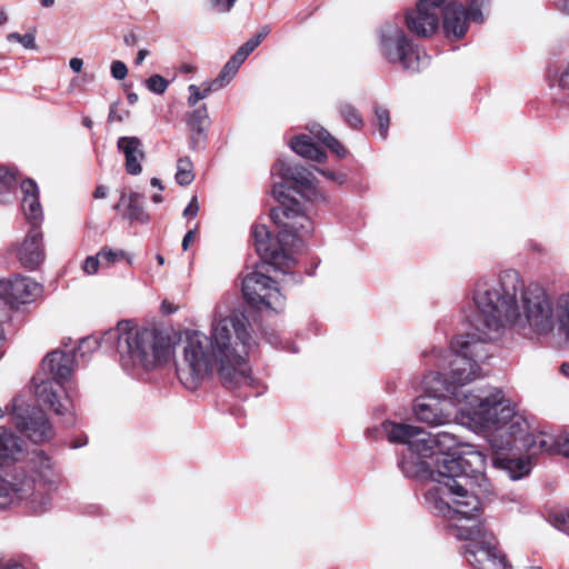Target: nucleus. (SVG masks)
Listing matches in <instances>:
<instances>
[{"label": "nucleus", "instance_id": "35", "mask_svg": "<svg viewBox=\"0 0 569 569\" xmlns=\"http://www.w3.org/2000/svg\"><path fill=\"white\" fill-rule=\"evenodd\" d=\"M169 86V82L159 74H153L146 81V87L153 93L161 94L163 93Z\"/></svg>", "mask_w": 569, "mask_h": 569}, {"label": "nucleus", "instance_id": "24", "mask_svg": "<svg viewBox=\"0 0 569 569\" xmlns=\"http://www.w3.org/2000/svg\"><path fill=\"white\" fill-rule=\"evenodd\" d=\"M290 147L297 154L319 163L323 162L327 158L323 150L317 147L310 137L305 134L293 138L290 141Z\"/></svg>", "mask_w": 569, "mask_h": 569}, {"label": "nucleus", "instance_id": "23", "mask_svg": "<svg viewBox=\"0 0 569 569\" xmlns=\"http://www.w3.org/2000/svg\"><path fill=\"white\" fill-rule=\"evenodd\" d=\"M124 207L123 218L128 219L131 223H147L149 221V214L143 208V196L139 192H122L120 196L119 203L114 207L119 209Z\"/></svg>", "mask_w": 569, "mask_h": 569}, {"label": "nucleus", "instance_id": "41", "mask_svg": "<svg viewBox=\"0 0 569 569\" xmlns=\"http://www.w3.org/2000/svg\"><path fill=\"white\" fill-rule=\"evenodd\" d=\"M110 71L112 77L117 80H123L128 74L127 66L119 60L112 61Z\"/></svg>", "mask_w": 569, "mask_h": 569}, {"label": "nucleus", "instance_id": "6", "mask_svg": "<svg viewBox=\"0 0 569 569\" xmlns=\"http://www.w3.org/2000/svg\"><path fill=\"white\" fill-rule=\"evenodd\" d=\"M102 342L117 348L126 370L136 367L154 369L167 362L172 353L167 335L149 328H132L128 321H121L116 328L104 331Z\"/></svg>", "mask_w": 569, "mask_h": 569}, {"label": "nucleus", "instance_id": "12", "mask_svg": "<svg viewBox=\"0 0 569 569\" xmlns=\"http://www.w3.org/2000/svg\"><path fill=\"white\" fill-rule=\"evenodd\" d=\"M379 47L388 62L400 63L408 70H419L421 60L419 48L406 36L399 24L387 22L381 27Z\"/></svg>", "mask_w": 569, "mask_h": 569}, {"label": "nucleus", "instance_id": "25", "mask_svg": "<svg viewBox=\"0 0 569 569\" xmlns=\"http://www.w3.org/2000/svg\"><path fill=\"white\" fill-rule=\"evenodd\" d=\"M17 171L0 167V203H7L14 198Z\"/></svg>", "mask_w": 569, "mask_h": 569}, {"label": "nucleus", "instance_id": "50", "mask_svg": "<svg viewBox=\"0 0 569 569\" xmlns=\"http://www.w3.org/2000/svg\"><path fill=\"white\" fill-rule=\"evenodd\" d=\"M270 27L269 26H263L259 31L258 33L252 37L253 39H258L259 40V44L262 42L263 39H266L268 37V34L270 33Z\"/></svg>", "mask_w": 569, "mask_h": 569}, {"label": "nucleus", "instance_id": "4", "mask_svg": "<svg viewBox=\"0 0 569 569\" xmlns=\"http://www.w3.org/2000/svg\"><path fill=\"white\" fill-rule=\"evenodd\" d=\"M435 352L438 370L422 380L429 395L416 400V418L430 426H441L450 422L455 416L461 423L476 430V425L471 423L463 409L472 402L470 398L489 399L496 389L473 393L466 391L465 387L481 377L480 363L490 355L488 343L475 331L457 336L451 341L449 351Z\"/></svg>", "mask_w": 569, "mask_h": 569}, {"label": "nucleus", "instance_id": "13", "mask_svg": "<svg viewBox=\"0 0 569 569\" xmlns=\"http://www.w3.org/2000/svg\"><path fill=\"white\" fill-rule=\"evenodd\" d=\"M242 293L248 303L258 310L280 312L284 308L286 298L277 282L259 270L243 278Z\"/></svg>", "mask_w": 569, "mask_h": 569}, {"label": "nucleus", "instance_id": "9", "mask_svg": "<svg viewBox=\"0 0 569 569\" xmlns=\"http://www.w3.org/2000/svg\"><path fill=\"white\" fill-rule=\"evenodd\" d=\"M290 188L284 182L274 183L272 196L280 203L271 210V219L276 226L281 227L280 239L284 243L296 240L298 234H310L313 223L301 209V204L289 194Z\"/></svg>", "mask_w": 569, "mask_h": 569}, {"label": "nucleus", "instance_id": "27", "mask_svg": "<svg viewBox=\"0 0 569 569\" xmlns=\"http://www.w3.org/2000/svg\"><path fill=\"white\" fill-rule=\"evenodd\" d=\"M310 131L319 141L325 143L339 158H343L347 154V150L345 149V147L336 138H333L325 128L320 126H313Z\"/></svg>", "mask_w": 569, "mask_h": 569}, {"label": "nucleus", "instance_id": "14", "mask_svg": "<svg viewBox=\"0 0 569 569\" xmlns=\"http://www.w3.org/2000/svg\"><path fill=\"white\" fill-rule=\"evenodd\" d=\"M10 408L16 427L30 440L42 442L53 437V428L41 410L30 409L21 398H14Z\"/></svg>", "mask_w": 569, "mask_h": 569}, {"label": "nucleus", "instance_id": "45", "mask_svg": "<svg viewBox=\"0 0 569 569\" xmlns=\"http://www.w3.org/2000/svg\"><path fill=\"white\" fill-rule=\"evenodd\" d=\"M318 172H320L322 176L333 180V181H337L339 183H342L345 181V176L343 174H340V173H335V172H331V171H326V170H321V169H317Z\"/></svg>", "mask_w": 569, "mask_h": 569}, {"label": "nucleus", "instance_id": "17", "mask_svg": "<svg viewBox=\"0 0 569 569\" xmlns=\"http://www.w3.org/2000/svg\"><path fill=\"white\" fill-rule=\"evenodd\" d=\"M271 172L296 183L297 192L308 201L323 199L315 183L311 173L302 168L291 167L283 159H278L272 166Z\"/></svg>", "mask_w": 569, "mask_h": 569}, {"label": "nucleus", "instance_id": "39", "mask_svg": "<svg viewBox=\"0 0 569 569\" xmlns=\"http://www.w3.org/2000/svg\"><path fill=\"white\" fill-rule=\"evenodd\" d=\"M558 455L569 459V431H560L558 433Z\"/></svg>", "mask_w": 569, "mask_h": 569}, {"label": "nucleus", "instance_id": "49", "mask_svg": "<svg viewBox=\"0 0 569 569\" xmlns=\"http://www.w3.org/2000/svg\"><path fill=\"white\" fill-rule=\"evenodd\" d=\"M69 66L73 72L79 73L82 70L83 61L80 58H71Z\"/></svg>", "mask_w": 569, "mask_h": 569}, {"label": "nucleus", "instance_id": "57", "mask_svg": "<svg viewBox=\"0 0 569 569\" xmlns=\"http://www.w3.org/2000/svg\"><path fill=\"white\" fill-rule=\"evenodd\" d=\"M161 309L163 313H172L174 311V308L171 306V303L167 301L162 302Z\"/></svg>", "mask_w": 569, "mask_h": 569}, {"label": "nucleus", "instance_id": "3", "mask_svg": "<svg viewBox=\"0 0 569 569\" xmlns=\"http://www.w3.org/2000/svg\"><path fill=\"white\" fill-rule=\"evenodd\" d=\"M256 346L243 312L232 310L226 316L216 312L209 335L198 330L184 332L181 357L176 363L177 377L189 390L197 389L214 370L230 388L251 386L247 360Z\"/></svg>", "mask_w": 569, "mask_h": 569}, {"label": "nucleus", "instance_id": "40", "mask_svg": "<svg viewBox=\"0 0 569 569\" xmlns=\"http://www.w3.org/2000/svg\"><path fill=\"white\" fill-rule=\"evenodd\" d=\"M210 7L220 13H228L234 6L237 0H208Z\"/></svg>", "mask_w": 569, "mask_h": 569}, {"label": "nucleus", "instance_id": "44", "mask_svg": "<svg viewBox=\"0 0 569 569\" xmlns=\"http://www.w3.org/2000/svg\"><path fill=\"white\" fill-rule=\"evenodd\" d=\"M117 109H118V103H112L110 106V110H109V114H108L109 122H112V121L122 122L123 121L124 116L119 113Z\"/></svg>", "mask_w": 569, "mask_h": 569}, {"label": "nucleus", "instance_id": "56", "mask_svg": "<svg viewBox=\"0 0 569 569\" xmlns=\"http://www.w3.org/2000/svg\"><path fill=\"white\" fill-rule=\"evenodd\" d=\"M9 17L4 8L0 7V26H3L8 22Z\"/></svg>", "mask_w": 569, "mask_h": 569}, {"label": "nucleus", "instance_id": "55", "mask_svg": "<svg viewBox=\"0 0 569 569\" xmlns=\"http://www.w3.org/2000/svg\"><path fill=\"white\" fill-rule=\"evenodd\" d=\"M0 569H24V567L18 562H7V563H1Z\"/></svg>", "mask_w": 569, "mask_h": 569}, {"label": "nucleus", "instance_id": "22", "mask_svg": "<svg viewBox=\"0 0 569 569\" xmlns=\"http://www.w3.org/2000/svg\"><path fill=\"white\" fill-rule=\"evenodd\" d=\"M187 124L191 131L190 148L192 150L203 148L207 140V130L210 124L207 106L202 104L190 112L187 118Z\"/></svg>", "mask_w": 569, "mask_h": 569}, {"label": "nucleus", "instance_id": "52", "mask_svg": "<svg viewBox=\"0 0 569 569\" xmlns=\"http://www.w3.org/2000/svg\"><path fill=\"white\" fill-rule=\"evenodd\" d=\"M557 8L559 9L560 12H562L563 14H567L569 16V0H559L557 2Z\"/></svg>", "mask_w": 569, "mask_h": 569}, {"label": "nucleus", "instance_id": "29", "mask_svg": "<svg viewBox=\"0 0 569 569\" xmlns=\"http://www.w3.org/2000/svg\"><path fill=\"white\" fill-rule=\"evenodd\" d=\"M99 257L102 261V267H110L122 259H126L129 264L132 263L130 256L121 249L103 247L99 251Z\"/></svg>", "mask_w": 569, "mask_h": 569}, {"label": "nucleus", "instance_id": "26", "mask_svg": "<svg viewBox=\"0 0 569 569\" xmlns=\"http://www.w3.org/2000/svg\"><path fill=\"white\" fill-rule=\"evenodd\" d=\"M558 433L549 435L540 432L533 436L532 440H527V446L530 448H537L540 452L557 453L558 452Z\"/></svg>", "mask_w": 569, "mask_h": 569}, {"label": "nucleus", "instance_id": "63", "mask_svg": "<svg viewBox=\"0 0 569 569\" xmlns=\"http://www.w3.org/2000/svg\"><path fill=\"white\" fill-rule=\"evenodd\" d=\"M152 201L156 202V203L162 202V196L161 194H154L152 197Z\"/></svg>", "mask_w": 569, "mask_h": 569}, {"label": "nucleus", "instance_id": "62", "mask_svg": "<svg viewBox=\"0 0 569 569\" xmlns=\"http://www.w3.org/2000/svg\"><path fill=\"white\" fill-rule=\"evenodd\" d=\"M41 3L46 8H50L54 4V0H41Z\"/></svg>", "mask_w": 569, "mask_h": 569}, {"label": "nucleus", "instance_id": "53", "mask_svg": "<svg viewBox=\"0 0 569 569\" xmlns=\"http://www.w3.org/2000/svg\"><path fill=\"white\" fill-rule=\"evenodd\" d=\"M148 54H149V51L147 49H140L138 51L137 58L134 60V63L137 66L141 64L143 62V60L147 58Z\"/></svg>", "mask_w": 569, "mask_h": 569}, {"label": "nucleus", "instance_id": "1", "mask_svg": "<svg viewBox=\"0 0 569 569\" xmlns=\"http://www.w3.org/2000/svg\"><path fill=\"white\" fill-rule=\"evenodd\" d=\"M382 436L391 443L408 446L413 456L401 459L399 467L408 478L430 481L425 499L437 515H470L478 508L479 499L468 488L470 477L465 467L481 472L487 460L482 452L458 455L459 439L447 431L432 435L420 427L390 420L367 429L368 438L376 440Z\"/></svg>", "mask_w": 569, "mask_h": 569}, {"label": "nucleus", "instance_id": "11", "mask_svg": "<svg viewBox=\"0 0 569 569\" xmlns=\"http://www.w3.org/2000/svg\"><path fill=\"white\" fill-rule=\"evenodd\" d=\"M278 234L277 239L271 238L270 231L264 224H254L252 228V237L256 247V251L261 259L276 269L286 272L295 264L292 252L299 248L302 239L308 234H298L296 240L289 243H284L280 239L281 227L277 226Z\"/></svg>", "mask_w": 569, "mask_h": 569}, {"label": "nucleus", "instance_id": "30", "mask_svg": "<svg viewBox=\"0 0 569 569\" xmlns=\"http://www.w3.org/2000/svg\"><path fill=\"white\" fill-rule=\"evenodd\" d=\"M238 70H239V68H237L231 62L227 61V63L223 66V68L219 72L218 77L210 82L218 91L231 82V80L236 77Z\"/></svg>", "mask_w": 569, "mask_h": 569}, {"label": "nucleus", "instance_id": "15", "mask_svg": "<svg viewBox=\"0 0 569 569\" xmlns=\"http://www.w3.org/2000/svg\"><path fill=\"white\" fill-rule=\"evenodd\" d=\"M34 477L17 475L13 478L34 481V493L26 498H17L13 503L26 501L34 512H42L50 503L48 491L57 486L59 475L53 468V462L43 453L38 455L37 471Z\"/></svg>", "mask_w": 569, "mask_h": 569}, {"label": "nucleus", "instance_id": "54", "mask_svg": "<svg viewBox=\"0 0 569 569\" xmlns=\"http://www.w3.org/2000/svg\"><path fill=\"white\" fill-rule=\"evenodd\" d=\"M107 191H108V190H107V188H106V187H103V186H99V187H97V188H96L94 193H93V197H94L96 199H103V198H106V196H107Z\"/></svg>", "mask_w": 569, "mask_h": 569}, {"label": "nucleus", "instance_id": "43", "mask_svg": "<svg viewBox=\"0 0 569 569\" xmlns=\"http://www.w3.org/2000/svg\"><path fill=\"white\" fill-rule=\"evenodd\" d=\"M248 57L249 54L242 48H239L228 61L240 68Z\"/></svg>", "mask_w": 569, "mask_h": 569}, {"label": "nucleus", "instance_id": "46", "mask_svg": "<svg viewBox=\"0 0 569 569\" xmlns=\"http://www.w3.org/2000/svg\"><path fill=\"white\" fill-rule=\"evenodd\" d=\"M559 86L561 88H569V63L559 76Z\"/></svg>", "mask_w": 569, "mask_h": 569}, {"label": "nucleus", "instance_id": "10", "mask_svg": "<svg viewBox=\"0 0 569 569\" xmlns=\"http://www.w3.org/2000/svg\"><path fill=\"white\" fill-rule=\"evenodd\" d=\"M22 452V441L13 432L0 428V465L18 459ZM34 493V481L12 478L11 481L0 477V508L11 506L17 498Z\"/></svg>", "mask_w": 569, "mask_h": 569}, {"label": "nucleus", "instance_id": "60", "mask_svg": "<svg viewBox=\"0 0 569 569\" xmlns=\"http://www.w3.org/2000/svg\"><path fill=\"white\" fill-rule=\"evenodd\" d=\"M561 372L566 377H569V363L568 362H565V363L561 365Z\"/></svg>", "mask_w": 569, "mask_h": 569}, {"label": "nucleus", "instance_id": "7", "mask_svg": "<svg viewBox=\"0 0 569 569\" xmlns=\"http://www.w3.org/2000/svg\"><path fill=\"white\" fill-rule=\"evenodd\" d=\"M486 3L487 0H470L466 10L461 3L453 0H420L416 9L406 14L407 27L419 37H429L437 30L441 14L446 37L458 40L468 30V19L483 22L481 9Z\"/></svg>", "mask_w": 569, "mask_h": 569}, {"label": "nucleus", "instance_id": "61", "mask_svg": "<svg viewBox=\"0 0 569 569\" xmlns=\"http://www.w3.org/2000/svg\"><path fill=\"white\" fill-rule=\"evenodd\" d=\"M82 123H83V126H84V127H87V128H89V129H90V128L92 127V124H93L92 120H91L89 117L83 118Z\"/></svg>", "mask_w": 569, "mask_h": 569}, {"label": "nucleus", "instance_id": "58", "mask_svg": "<svg viewBox=\"0 0 569 569\" xmlns=\"http://www.w3.org/2000/svg\"><path fill=\"white\" fill-rule=\"evenodd\" d=\"M127 99L130 104H134L138 101V94L134 92H130L128 93Z\"/></svg>", "mask_w": 569, "mask_h": 569}, {"label": "nucleus", "instance_id": "32", "mask_svg": "<svg viewBox=\"0 0 569 569\" xmlns=\"http://www.w3.org/2000/svg\"><path fill=\"white\" fill-rule=\"evenodd\" d=\"M339 112L345 121L353 129H360L362 127V118L353 106L349 103H341L339 107Z\"/></svg>", "mask_w": 569, "mask_h": 569}, {"label": "nucleus", "instance_id": "38", "mask_svg": "<svg viewBox=\"0 0 569 569\" xmlns=\"http://www.w3.org/2000/svg\"><path fill=\"white\" fill-rule=\"evenodd\" d=\"M550 521L556 529L569 536V511L556 515Z\"/></svg>", "mask_w": 569, "mask_h": 569}, {"label": "nucleus", "instance_id": "8", "mask_svg": "<svg viewBox=\"0 0 569 569\" xmlns=\"http://www.w3.org/2000/svg\"><path fill=\"white\" fill-rule=\"evenodd\" d=\"M478 508L470 515L457 513L442 516L449 521L448 530L451 536L462 540L460 553L473 569H506V556L498 548L496 537L486 528L476 522Z\"/></svg>", "mask_w": 569, "mask_h": 569}, {"label": "nucleus", "instance_id": "47", "mask_svg": "<svg viewBox=\"0 0 569 569\" xmlns=\"http://www.w3.org/2000/svg\"><path fill=\"white\" fill-rule=\"evenodd\" d=\"M196 238V230H189L182 239V249L187 251Z\"/></svg>", "mask_w": 569, "mask_h": 569}, {"label": "nucleus", "instance_id": "19", "mask_svg": "<svg viewBox=\"0 0 569 569\" xmlns=\"http://www.w3.org/2000/svg\"><path fill=\"white\" fill-rule=\"evenodd\" d=\"M42 369L48 371L59 387L71 377L74 370V352L53 350L42 361Z\"/></svg>", "mask_w": 569, "mask_h": 569}, {"label": "nucleus", "instance_id": "36", "mask_svg": "<svg viewBox=\"0 0 569 569\" xmlns=\"http://www.w3.org/2000/svg\"><path fill=\"white\" fill-rule=\"evenodd\" d=\"M8 41L19 42L26 49L36 48V38L33 33L20 34L18 32H11L7 36Z\"/></svg>", "mask_w": 569, "mask_h": 569}, {"label": "nucleus", "instance_id": "20", "mask_svg": "<svg viewBox=\"0 0 569 569\" xmlns=\"http://www.w3.org/2000/svg\"><path fill=\"white\" fill-rule=\"evenodd\" d=\"M22 192L21 206L26 219L31 228H39L43 220V211L39 200V187L32 179H24L20 183Z\"/></svg>", "mask_w": 569, "mask_h": 569}, {"label": "nucleus", "instance_id": "21", "mask_svg": "<svg viewBox=\"0 0 569 569\" xmlns=\"http://www.w3.org/2000/svg\"><path fill=\"white\" fill-rule=\"evenodd\" d=\"M117 149L124 157L126 171L131 176L140 174L142 172L141 162L146 157L141 139L134 136L120 137L117 141Z\"/></svg>", "mask_w": 569, "mask_h": 569}, {"label": "nucleus", "instance_id": "37", "mask_svg": "<svg viewBox=\"0 0 569 569\" xmlns=\"http://www.w3.org/2000/svg\"><path fill=\"white\" fill-rule=\"evenodd\" d=\"M100 266H102V261L98 252L96 256H90L84 260L82 270L87 274H94L98 272Z\"/></svg>", "mask_w": 569, "mask_h": 569}, {"label": "nucleus", "instance_id": "34", "mask_svg": "<svg viewBox=\"0 0 569 569\" xmlns=\"http://www.w3.org/2000/svg\"><path fill=\"white\" fill-rule=\"evenodd\" d=\"M100 346H104L106 348H113L114 346H109L102 342V338L99 340L97 337H87L81 339L78 351L81 356H84L87 351H93L98 349Z\"/></svg>", "mask_w": 569, "mask_h": 569}, {"label": "nucleus", "instance_id": "18", "mask_svg": "<svg viewBox=\"0 0 569 569\" xmlns=\"http://www.w3.org/2000/svg\"><path fill=\"white\" fill-rule=\"evenodd\" d=\"M21 264L30 270L36 269L44 260L42 232L39 228H31L17 249Z\"/></svg>", "mask_w": 569, "mask_h": 569}, {"label": "nucleus", "instance_id": "48", "mask_svg": "<svg viewBox=\"0 0 569 569\" xmlns=\"http://www.w3.org/2000/svg\"><path fill=\"white\" fill-rule=\"evenodd\" d=\"M259 46V40L250 38L240 48H242L248 54H250Z\"/></svg>", "mask_w": 569, "mask_h": 569}, {"label": "nucleus", "instance_id": "31", "mask_svg": "<svg viewBox=\"0 0 569 569\" xmlns=\"http://www.w3.org/2000/svg\"><path fill=\"white\" fill-rule=\"evenodd\" d=\"M190 96L188 98L189 106H196L200 100L207 98L211 92L217 91L211 82H203L201 88L190 84L188 88Z\"/></svg>", "mask_w": 569, "mask_h": 569}, {"label": "nucleus", "instance_id": "5", "mask_svg": "<svg viewBox=\"0 0 569 569\" xmlns=\"http://www.w3.org/2000/svg\"><path fill=\"white\" fill-rule=\"evenodd\" d=\"M463 412L476 425L477 431L487 432V438L492 450V466L505 470L512 480H518L529 475L532 462L529 457L511 458L510 452L519 438L528 432V420L515 411L511 401L503 392L496 389L489 399L470 398Z\"/></svg>", "mask_w": 569, "mask_h": 569}, {"label": "nucleus", "instance_id": "2", "mask_svg": "<svg viewBox=\"0 0 569 569\" xmlns=\"http://www.w3.org/2000/svg\"><path fill=\"white\" fill-rule=\"evenodd\" d=\"M463 317L486 343L497 339L507 326L541 337L557 329L569 341V292L553 300L543 286L526 284L513 269L478 278Z\"/></svg>", "mask_w": 569, "mask_h": 569}, {"label": "nucleus", "instance_id": "59", "mask_svg": "<svg viewBox=\"0 0 569 569\" xmlns=\"http://www.w3.org/2000/svg\"><path fill=\"white\" fill-rule=\"evenodd\" d=\"M150 183H151L152 187H157L159 190H163V186H162L161 181L158 178H152L150 180Z\"/></svg>", "mask_w": 569, "mask_h": 569}, {"label": "nucleus", "instance_id": "33", "mask_svg": "<svg viewBox=\"0 0 569 569\" xmlns=\"http://www.w3.org/2000/svg\"><path fill=\"white\" fill-rule=\"evenodd\" d=\"M375 113L379 124V134L381 139H386L388 136V128L390 123L389 111L386 108L376 107Z\"/></svg>", "mask_w": 569, "mask_h": 569}, {"label": "nucleus", "instance_id": "42", "mask_svg": "<svg viewBox=\"0 0 569 569\" xmlns=\"http://www.w3.org/2000/svg\"><path fill=\"white\" fill-rule=\"evenodd\" d=\"M199 212V204H198V199L196 196H193L188 206L186 207V209L183 210V217L188 218V217H196Z\"/></svg>", "mask_w": 569, "mask_h": 569}, {"label": "nucleus", "instance_id": "16", "mask_svg": "<svg viewBox=\"0 0 569 569\" xmlns=\"http://www.w3.org/2000/svg\"><path fill=\"white\" fill-rule=\"evenodd\" d=\"M56 386H59V383H57L53 378L52 379H40L38 377L33 378L34 395H36L37 400L40 403L48 406L57 415L64 416L66 417L64 422L68 426H72L74 422L73 405L68 396H66L63 400H61L58 397V390H57Z\"/></svg>", "mask_w": 569, "mask_h": 569}, {"label": "nucleus", "instance_id": "28", "mask_svg": "<svg viewBox=\"0 0 569 569\" xmlns=\"http://www.w3.org/2000/svg\"><path fill=\"white\" fill-rule=\"evenodd\" d=\"M193 164L189 157H181L177 161L176 181L180 186H188L194 180Z\"/></svg>", "mask_w": 569, "mask_h": 569}, {"label": "nucleus", "instance_id": "51", "mask_svg": "<svg viewBox=\"0 0 569 569\" xmlns=\"http://www.w3.org/2000/svg\"><path fill=\"white\" fill-rule=\"evenodd\" d=\"M270 27L269 26H263L259 31L258 33L252 37L253 39H258L259 40V44L262 42L263 39H266L268 37V34L270 33Z\"/></svg>", "mask_w": 569, "mask_h": 569}, {"label": "nucleus", "instance_id": "64", "mask_svg": "<svg viewBox=\"0 0 569 569\" xmlns=\"http://www.w3.org/2000/svg\"><path fill=\"white\" fill-rule=\"evenodd\" d=\"M133 40H134V36H133V34H129V36H126V37H124V42H126L127 44H130V43H131V41H133Z\"/></svg>", "mask_w": 569, "mask_h": 569}]
</instances>
